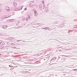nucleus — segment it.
<instances>
[{"mask_svg":"<svg viewBox=\"0 0 77 77\" xmlns=\"http://www.w3.org/2000/svg\"><path fill=\"white\" fill-rule=\"evenodd\" d=\"M34 14H35V17H37V16H38V14L37 13V11H36V10H35L34 11Z\"/></svg>","mask_w":77,"mask_h":77,"instance_id":"obj_1","label":"nucleus"},{"mask_svg":"<svg viewBox=\"0 0 77 77\" xmlns=\"http://www.w3.org/2000/svg\"><path fill=\"white\" fill-rule=\"evenodd\" d=\"M3 29H6V28L8 27V26L6 25H4L3 26Z\"/></svg>","mask_w":77,"mask_h":77,"instance_id":"obj_2","label":"nucleus"},{"mask_svg":"<svg viewBox=\"0 0 77 77\" xmlns=\"http://www.w3.org/2000/svg\"><path fill=\"white\" fill-rule=\"evenodd\" d=\"M6 10H7V11H10V10H9V7H6Z\"/></svg>","mask_w":77,"mask_h":77,"instance_id":"obj_3","label":"nucleus"},{"mask_svg":"<svg viewBox=\"0 0 77 77\" xmlns=\"http://www.w3.org/2000/svg\"><path fill=\"white\" fill-rule=\"evenodd\" d=\"M17 4L16 3V2H14V6L16 7L17 6Z\"/></svg>","mask_w":77,"mask_h":77,"instance_id":"obj_4","label":"nucleus"},{"mask_svg":"<svg viewBox=\"0 0 77 77\" xmlns=\"http://www.w3.org/2000/svg\"><path fill=\"white\" fill-rule=\"evenodd\" d=\"M24 10L25 11H26V10H27V8H25Z\"/></svg>","mask_w":77,"mask_h":77,"instance_id":"obj_5","label":"nucleus"},{"mask_svg":"<svg viewBox=\"0 0 77 77\" xmlns=\"http://www.w3.org/2000/svg\"><path fill=\"white\" fill-rule=\"evenodd\" d=\"M26 20H28V18H26Z\"/></svg>","mask_w":77,"mask_h":77,"instance_id":"obj_6","label":"nucleus"},{"mask_svg":"<svg viewBox=\"0 0 77 77\" xmlns=\"http://www.w3.org/2000/svg\"><path fill=\"white\" fill-rule=\"evenodd\" d=\"M29 19H30V16H29Z\"/></svg>","mask_w":77,"mask_h":77,"instance_id":"obj_7","label":"nucleus"},{"mask_svg":"<svg viewBox=\"0 0 77 77\" xmlns=\"http://www.w3.org/2000/svg\"><path fill=\"white\" fill-rule=\"evenodd\" d=\"M17 41L18 42H19V41H20V40H18V41Z\"/></svg>","mask_w":77,"mask_h":77,"instance_id":"obj_8","label":"nucleus"},{"mask_svg":"<svg viewBox=\"0 0 77 77\" xmlns=\"http://www.w3.org/2000/svg\"><path fill=\"white\" fill-rule=\"evenodd\" d=\"M1 9L0 8V11H1Z\"/></svg>","mask_w":77,"mask_h":77,"instance_id":"obj_9","label":"nucleus"},{"mask_svg":"<svg viewBox=\"0 0 77 77\" xmlns=\"http://www.w3.org/2000/svg\"><path fill=\"white\" fill-rule=\"evenodd\" d=\"M16 25H18V23H17V24H16Z\"/></svg>","mask_w":77,"mask_h":77,"instance_id":"obj_10","label":"nucleus"}]
</instances>
